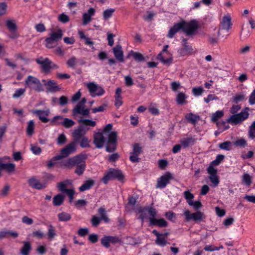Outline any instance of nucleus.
Masks as SVG:
<instances>
[{
  "instance_id": "nucleus-1",
  "label": "nucleus",
  "mask_w": 255,
  "mask_h": 255,
  "mask_svg": "<svg viewBox=\"0 0 255 255\" xmlns=\"http://www.w3.org/2000/svg\"><path fill=\"white\" fill-rule=\"evenodd\" d=\"M198 27V22L195 20H191L188 22L185 20H181L180 22L175 23L169 29L167 36L170 38H172L180 30H181L187 35H192Z\"/></svg>"
},
{
  "instance_id": "nucleus-2",
  "label": "nucleus",
  "mask_w": 255,
  "mask_h": 255,
  "mask_svg": "<svg viewBox=\"0 0 255 255\" xmlns=\"http://www.w3.org/2000/svg\"><path fill=\"white\" fill-rule=\"evenodd\" d=\"M87 158V155L86 154H79L62 161V165L68 168H72L81 162H85Z\"/></svg>"
},
{
  "instance_id": "nucleus-3",
  "label": "nucleus",
  "mask_w": 255,
  "mask_h": 255,
  "mask_svg": "<svg viewBox=\"0 0 255 255\" xmlns=\"http://www.w3.org/2000/svg\"><path fill=\"white\" fill-rule=\"evenodd\" d=\"M75 151L76 144H74V142H71L61 150L60 154L54 156L52 158V159L61 160L65 157H67L70 154L74 152Z\"/></svg>"
},
{
  "instance_id": "nucleus-4",
  "label": "nucleus",
  "mask_w": 255,
  "mask_h": 255,
  "mask_svg": "<svg viewBox=\"0 0 255 255\" xmlns=\"http://www.w3.org/2000/svg\"><path fill=\"white\" fill-rule=\"evenodd\" d=\"M117 133L116 131H112L108 136V143L106 146V151L109 152L114 151L116 149Z\"/></svg>"
},
{
  "instance_id": "nucleus-5",
  "label": "nucleus",
  "mask_w": 255,
  "mask_h": 255,
  "mask_svg": "<svg viewBox=\"0 0 255 255\" xmlns=\"http://www.w3.org/2000/svg\"><path fill=\"white\" fill-rule=\"evenodd\" d=\"M87 87L89 90V92L91 94H92V97H94L95 96H102L105 93V91L103 88L100 86H99L94 82L89 83L87 84Z\"/></svg>"
},
{
  "instance_id": "nucleus-6",
  "label": "nucleus",
  "mask_w": 255,
  "mask_h": 255,
  "mask_svg": "<svg viewBox=\"0 0 255 255\" xmlns=\"http://www.w3.org/2000/svg\"><path fill=\"white\" fill-rule=\"evenodd\" d=\"M232 25L231 17L230 15H227L223 16L218 31V36L220 35L221 31L222 30L228 31L231 28Z\"/></svg>"
},
{
  "instance_id": "nucleus-7",
  "label": "nucleus",
  "mask_w": 255,
  "mask_h": 255,
  "mask_svg": "<svg viewBox=\"0 0 255 255\" xmlns=\"http://www.w3.org/2000/svg\"><path fill=\"white\" fill-rule=\"evenodd\" d=\"M184 215L187 221H190L191 220L194 221H201L204 217L203 213L200 211H197L194 213H191V212L188 210L184 211Z\"/></svg>"
},
{
  "instance_id": "nucleus-8",
  "label": "nucleus",
  "mask_w": 255,
  "mask_h": 255,
  "mask_svg": "<svg viewBox=\"0 0 255 255\" xmlns=\"http://www.w3.org/2000/svg\"><path fill=\"white\" fill-rule=\"evenodd\" d=\"M172 178V174L169 172H166L158 179L156 187L159 188H164L169 183V180Z\"/></svg>"
},
{
  "instance_id": "nucleus-9",
  "label": "nucleus",
  "mask_w": 255,
  "mask_h": 255,
  "mask_svg": "<svg viewBox=\"0 0 255 255\" xmlns=\"http://www.w3.org/2000/svg\"><path fill=\"white\" fill-rule=\"evenodd\" d=\"M32 113L36 115L39 119L44 123H47L49 120L46 118L50 113L49 109H47L45 110H34L32 111Z\"/></svg>"
},
{
  "instance_id": "nucleus-10",
  "label": "nucleus",
  "mask_w": 255,
  "mask_h": 255,
  "mask_svg": "<svg viewBox=\"0 0 255 255\" xmlns=\"http://www.w3.org/2000/svg\"><path fill=\"white\" fill-rule=\"evenodd\" d=\"M85 133L86 132L84 131L83 126H79L77 129H75L72 133V142H74V144L76 145L77 143L80 142V139L84 136Z\"/></svg>"
},
{
  "instance_id": "nucleus-11",
  "label": "nucleus",
  "mask_w": 255,
  "mask_h": 255,
  "mask_svg": "<svg viewBox=\"0 0 255 255\" xmlns=\"http://www.w3.org/2000/svg\"><path fill=\"white\" fill-rule=\"evenodd\" d=\"M36 62L41 65L42 70L45 72H48L51 69V64L52 62L48 59H43V57H40L36 59Z\"/></svg>"
},
{
  "instance_id": "nucleus-12",
  "label": "nucleus",
  "mask_w": 255,
  "mask_h": 255,
  "mask_svg": "<svg viewBox=\"0 0 255 255\" xmlns=\"http://www.w3.org/2000/svg\"><path fill=\"white\" fill-rule=\"evenodd\" d=\"M28 183L30 186L33 188L41 190L45 188L46 187V183H41L38 180L36 179L35 177L30 178Z\"/></svg>"
},
{
  "instance_id": "nucleus-13",
  "label": "nucleus",
  "mask_w": 255,
  "mask_h": 255,
  "mask_svg": "<svg viewBox=\"0 0 255 255\" xmlns=\"http://www.w3.org/2000/svg\"><path fill=\"white\" fill-rule=\"evenodd\" d=\"M93 143L98 148L103 147L105 143V139L102 133L97 132L94 134Z\"/></svg>"
},
{
  "instance_id": "nucleus-14",
  "label": "nucleus",
  "mask_w": 255,
  "mask_h": 255,
  "mask_svg": "<svg viewBox=\"0 0 255 255\" xmlns=\"http://www.w3.org/2000/svg\"><path fill=\"white\" fill-rule=\"evenodd\" d=\"M113 50L116 59L120 62H123L124 61V53L122 46L120 45H117L113 48Z\"/></svg>"
},
{
  "instance_id": "nucleus-15",
  "label": "nucleus",
  "mask_w": 255,
  "mask_h": 255,
  "mask_svg": "<svg viewBox=\"0 0 255 255\" xmlns=\"http://www.w3.org/2000/svg\"><path fill=\"white\" fill-rule=\"evenodd\" d=\"M149 220L151 226H156L160 228L166 227L168 226V223L163 218L157 219L155 218H149Z\"/></svg>"
},
{
  "instance_id": "nucleus-16",
  "label": "nucleus",
  "mask_w": 255,
  "mask_h": 255,
  "mask_svg": "<svg viewBox=\"0 0 255 255\" xmlns=\"http://www.w3.org/2000/svg\"><path fill=\"white\" fill-rule=\"evenodd\" d=\"M46 86L47 91L51 93H54L59 91L61 88L57 85L56 82L54 80H50L45 84Z\"/></svg>"
},
{
  "instance_id": "nucleus-17",
  "label": "nucleus",
  "mask_w": 255,
  "mask_h": 255,
  "mask_svg": "<svg viewBox=\"0 0 255 255\" xmlns=\"http://www.w3.org/2000/svg\"><path fill=\"white\" fill-rule=\"evenodd\" d=\"M109 171L113 179H116L120 181L123 182L124 175L121 170L114 168H110Z\"/></svg>"
},
{
  "instance_id": "nucleus-18",
  "label": "nucleus",
  "mask_w": 255,
  "mask_h": 255,
  "mask_svg": "<svg viewBox=\"0 0 255 255\" xmlns=\"http://www.w3.org/2000/svg\"><path fill=\"white\" fill-rule=\"evenodd\" d=\"M224 115V112L222 111H218L212 115L211 120L213 122H216L217 126L220 127L221 125H225V122H218V120L222 117Z\"/></svg>"
},
{
  "instance_id": "nucleus-19",
  "label": "nucleus",
  "mask_w": 255,
  "mask_h": 255,
  "mask_svg": "<svg viewBox=\"0 0 255 255\" xmlns=\"http://www.w3.org/2000/svg\"><path fill=\"white\" fill-rule=\"evenodd\" d=\"M18 236V234L16 232L9 230H3L0 231V240L4 238H7L8 236H11L13 238H16Z\"/></svg>"
},
{
  "instance_id": "nucleus-20",
  "label": "nucleus",
  "mask_w": 255,
  "mask_h": 255,
  "mask_svg": "<svg viewBox=\"0 0 255 255\" xmlns=\"http://www.w3.org/2000/svg\"><path fill=\"white\" fill-rule=\"evenodd\" d=\"M73 116H75L77 114H80L84 116H88L89 114V110L88 109H83L80 108V106H76L72 110Z\"/></svg>"
},
{
  "instance_id": "nucleus-21",
  "label": "nucleus",
  "mask_w": 255,
  "mask_h": 255,
  "mask_svg": "<svg viewBox=\"0 0 255 255\" xmlns=\"http://www.w3.org/2000/svg\"><path fill=\"white\" fill-rule=\"evenodd\" d=\"M180 142L183 147L186 148L193 145L195 142V139L193 137H188L181 139Z\"/></svg>"
},
{
  "instance_id": "nucleus-22",
  "label": "nucleus",
  "mask_w": 255,
  "mask_h": 255,
  "mask_svg": "<svg viewBox=\"0 0 255 255\" xmlns=\"http://www.w3.org/2000/svg\"><path fill=\"white\" fill-rule=\"evenodd\" d=\"M243 121L238 114H234L227 120L228 123L233 124L235 125L241 124Z\"/></svg>"
},
{
  "instance_id": "nucleus-23",
  "label": "nucleus",
  "mask_w": 255,
  "mask_h": 255,
  "mask_svg": "<svg viewBox=\"0 0 255 255\" xmlns=\"http://www.w3.org/2000/svg\"><path fill=\"white\" fill-rule=\"evenodd\" d=\"M15 164L13 163H3L0 158V170L5 169L8 172H11L14 170Z\"/></svg>"
},
{
  "instance_id": "nucleus-24",
  "label": "nucleus",
  "mask_w": 255,
  "mask_h": 255,
  "mask_svg": "<svg viewBox=\"0 0 255 255\" xmlns=\"http://www.w3.org/2000/svg\"><path fill=\"white\" fill-rule=\"evenodd\" d=\"M95 182L93 180L89 179L87 180L79 188V190L81 192H83L87 190L90 189L93 186H94Z\"/></svg>"
},
{
  "instance_id": "nucleus-25",
  "label": "nucleus",
  "mask_w": 255,
  "mask_h": 255,
  "mask_svg": "<svg viewBox=\"0 0 255 255\" xmlns=\"http://www.w3.org/2000/svg\"><path fill=\"white\" fill-rule=\"evenodd\" d=\"M31 250V246L29 242H25L23 246L20 250V253L22 255H28Z\"/></svg>"
},
{
  "instance_id": "nucleus-26",
  "label": "nucleus",
  "mask_w": 255,
  "mask_h": 255,
  "mask_svg": "<svg viewBox=\"0 0 255 255\" xmlns=\"http://www.w3.org/2000/svg\"><path fill=\"white\" fill-rule=\"evenodd\" d=\"M64 197L61 194H57L53 198V204L55 206L61 205L64 202Z\"/></svg>"
},
{
  "instance_id": "nucleus-27",
  "label": "nucleus",
  "mask_w": 255,
  "mask_h": 255,
  "mask_svg": "<svg viewBox=\"0 0 255 255\" xmlns=\"http://www.w3.org/2000/svg\"><path fill=\"white\" fill-rule=\"evenodd\" d=\"M186 119L189 122L194 125L197 121L200 120V116L193 114L192 113L187 114L185 116Z\"/></svg>"
},
{
  "instance_id": "nucleus-28",
  "label": "nucleus",
  "mask_w": 255,
  "mask_h": 255,
  "mask_svg": "<svg viewBox=\"0 0 255 255\" xmlns=\"http://www.w3.org/2000/svg\"><path fill=\"white\" fill-rule=\"evenodd\" d=\"M86 169V164L85 162H81L79 165L76 166L75 170V173L79 176L82 175Z\"/></svg>"
},
{
  "instance_id": "nucleus-29",
  "label": "nucleus",
  "mask_w": 255,
  "mask_h": 255,
  "mask_svg": "<svg viewBox=\"0 0 255 255\" xmlns=\"http://www.w3.org/2000/svg\"><path fill=\"white\" fill-rule=\"evenodd\" d=\"M63 31L61 29H58L56 32H53L50 34V37L57 42L60 40L63 36Z\"/></svg>"
},
{
  "instance_id": "nucleus-30",
  "label": "nucleus",
  "mask_w": 255,
  "mask_h": 255,
  "mask_svg": "<svg viewBox=\"0 0 255 255\" xmlns=\"http://www.w3.org/2000/svg\"><path fill=\"white\" fill-rule=\"evenodd\" d=\"M6 26L10 31H17V27L14 20H7L6 21Z\"/></svg>"
},
{
  "instance_id": "nucleus-31",
  "label": "nucleus",
  "mask_w": 255,
  "mask_h": 255,
  "mask_svg": "<svg viewBox=\"0 0 255 255\" xmlns=\"http://www.w3.org/2000/svg\"><path fill=\"white\" fill-rule=\"evenodd\" d=\"M132 56L134 58V59L137 61L141 62L144 61V57L140 53L131 51L129 53L128 56Z\"/></svg>"
},
{
  "instance_id": "nucleus-32",
  "label": "nucleus",
  "mask_w": 255,
  "mask_h": 255,
  "mask_svg": "<svg viewBox=\"0 0 255 255\" xmlns=\"http://www.w3.org/2000/svg\"><path fill=\"white\" fill-rule=\"evenodd\" d=\"M45 46L47 48H52L57 45V42L51 37H47L45 40Z\"/></svg>"
},
{
  "instance_id": "nucleus-33",
  "label": "nucleus",
  "mask_w": 255,
  "mask_h": 255,
  "mask_svg": "<svg viewBox=\"0 0 255 255\" xmlns=\"http://www.w3.org/2000/svg\"><path fill=\"white\" fill-rule=\"evenodd\" d=\"M56 231L55 228L50 225L48 226V232L47 233V238L49 240H52L56 236Z\"/></svg>"
},
{
  "instance_id": "nucleus-34",
  "label": "nucleus",
  "mask_w": 255,
  "mask_h": 255,
  "mask_svg": "<svg viewBox=\"0 0 255 255\" xmlns=\"http://www.w3.org/2000/svg\"><path fill=\"white\" fill-rule=\"evenodd\" d=\"M78 62V61L77 58L75 56H72L66 61V64L68 67L74 69L75 68Z\"/></svg>"
},
{
  "instance_id": "nucleus-35",
  "label": "nucleus",
  "mask_w": 255,
  "mask_h": 255,
  "mask_svg": "<svg viewBox=\"0 0 255 255\" xmlns=\"http://www.w3.org/2000/svg\"><path fill=\"white\" fill-rule=\"evenodd\" d=\"M58 218L59 221L67 222L71 218L70 214L66 212H62L58 214Z\"/></svg>"
},
{
  "instance_id": "nucleus-36",
  "label": "nucleus",
  "mask_w": 255,
  "mask_h": 255,
  "mask_svg": "<svg viewBox=\"0 0 255 255\" xmlns=\"http://www.w3.org/2000/svg\"><path fill=\"white\" fill-rule=\"evenodd\" d=\"M78 122L84 126H90L92 127H94L96 125V122L89 119H81L78 120Z\"/></svg>"
},
{
  "instance_id": "nucleus-37",
  "label": "nucleus",
  "mask_w": 255,
  "mask_h": 255,
  "mask_svg": "<svg viewBox=\"0 0 255 255\" xmlns=\"http://www.w3.org/2000/svg\"><path fill=\"white\" fill-rule=\"evenodd\" d=\"M25 82V84L28 86L30 85L31 84H33L35 85L36 84L39 85V80L37 78L32 76H28Z\"/></svg>"
},
{
  "instance_id": "nucleus-38",
  "label": "nucleus",
  "mask_w": 255,
  "mask_h": 255,
  "mask_svg": "<svg viewBox=\"0 0 255 255\" xmlns=\"http://www.w3.org/2000/svg\"><path fill=\"white\" fill-rule=\"evenodd\" d=\"M157 58L164 64L169 65L172 63L173 60L172 58L171 57L167 58L166 59H164L162 52L158 54Z\"/></svg>"
},
{
  "instance_id": "nucleus-39",
  "label": "nucleus",
  "mask_w": 255,
  "mask_h": 255,
  "mask_svg": "<svg viewBox=\"0 0 255 255\" xmlns=\"http://www.w3.org/2000/svg\"><path fill=\"white\" fill-rule=\"evenodd\" d=\"M63 122L62 123V125L65 128H68L73 126L75 123L72 120L64 118Z\"/></svg>"
},
{
  "instance_id": "nucleus-40",
  "label": "nucleus",
  "mask_w": 255,
  "mask_h": 255,
  "mask_svg": "<svg viewBox=\"0 0 255 255\" xmlns=\"http://www.w3.org/2000/svg\"><path fill=\"white\" fill-rule=\"evenodd\" d=\"M115 11V9H114V8H109V9H107L105 10H104L103 13V16L104 19V20L108 19L109 18H110L112 16L113 13Z\"/></svg>"
},
{
  "instance_id": "nucleus-41",
  "label": "nucleus",
  "mask_w": 255,
  "mask_h": 255,
  "mask_svg": "<svg viewBox=\"0 0 255 255\" xmlns=\"http://www.w3.org/2000/svg\"><path fill=\"white\" fill-rule=\"evenodd\" d=\"M98 213L100 215V218L101 219L103 220L106 223L109 222V219L107 217L106 215V211L104 208H100L98 210Z\"/></svg>"
},
{
  "instance_id": "nucleus-42",
  "label": "nucleus",
  "mask_w": 255,
  "mask_h": 255,
  "mask_svg": "<svg viewBox=\"0 0 255 255\" xmlns=\"http://www.w3.org/2000/svg\"><path fill=\"white\" fill-rule=\"evenodd\" d=\"M64 118L61 116H56L53 117L51 122L54 125H62V123L63 122Z\"/></svg>"
},
{
  "instance_id": "nucleus-43",
  "label": "nucleus",
  "mask_w": 255,
  "mask_h": 255,
  "mask_svg": "<svg viewBox=\"0 0 255 255\" xmlns=\"http://www.w3.org/2000/svg\"><path fill=\"white\" fill-rule=\"evenodd\" d=\"M142 151V147L139 145V143H135L133 145V149L131 154L139 155Z\"/></svg>"
},
{
  "instance_id": "nucleus-44",
  "label": "nucleus",
  "mask_w": 255,
  "mask_h": 255,
  "mask_svg": "<svg viewBox=\"0 0 255 255\" xmlns=\"http://www.w3.org/2000/svg\"><path fill=\"white\" fill-rule=\"evenodd\" d=\"M34 127V122L33 120L30 121L28 123L26 128L27 133L28 135L31 136L33 133V129Z\"/></svg>"
},
{
  "instance_id": "nucleus-45",
  "label": "nucleus",
  "mask_w": 255,
  "mask_h": 255,
  "mask_svg": "<svg viewBox=\"0 0 255 255\" xmlns=\"http://www.w3.org/2000/svg\"><path fill=\"white\" fill-rule=\"evenodd\" d=\"M70 182V181L69 180H66L64 182L59 183L58 184V188L59 190L62 192H65V191L67 189L66 188V187L68 185Z\"/></svg>"
},
{
  "instance_id": "nucleus-46",
  "label": "nucleus",
  "mask_w": 255,
  "mask_h": 255,
  "mask_svg": "<svg viewBox=\"0 0 255 255\" xmlns=\"http://www.w3.org/2000/svg\"><path fill=\"white\" fill-rule=\"evenodd\" d=\"M232 142L230 141H225L220 143L219 147L226 150L229 151L231 149Z\"/></svg>"
},
{
  "instance_id": "nucleus-47",
  "label": "nucleus",
  "mask_w": 255,
  "mask_h": 255,
  "mask_svg": "<svg viewBox=\"0 0 255 255\" xmlns=\"http://www.w3.org/2000/svg\"><path fill=\"white\" fill-rule=\"evenodd\" d=\"M186 95L183 93H179L176 97V101L178 104H183L186 99Z\"/></svg>"
},
{
  "instance_id": "nucleus-48",
  "label": "nucleus",
  "mask_w": 255,
  "mask_h": 255,
  "mask_svg": "<svg viewBox=\"0 0 255 255\" xmlns=\"http://www.w3.org/2000/svg\"><path fill=\"white\" fill-rule=\"evenodd\" d=\"M79 143H80V146L83 148L90 146L89 141L88 138L85 136L81 138Z\"/></svg>"
},
{
  "instance_id": "nucleus-49",
  "label": "nucleus",
  "mask_w": 255,
  "mask_h": 255,
  "mask_svg": "<svg viewBox=\"0 0 255 255\" xmlns=\"http://www.w3.org/2000/svg\"><path fill=\"white\" fill-rule=\"evenodd\" d=\"M234 144L236 146L245 147L247 145V142L245 139L240 138L234 142Z\"/></svg>"
},
{
  "instance_id": "nucleus-50",
  "label": "nucleus",
  "mask_w": 255,
  "mask_h": 255,
  "mask_svg": "<svg viewBox=\"0 0 255 255\" xmlns=\"http://www.w3.org/2000/svg\"><path fill=\"white\" fill-rule=\"evenodd\" d=\"M249 136L252 139L255 138V121H254L249 128Z\"/></svg>"
},
{
  "instance_id": "nucleus-51",
  "label": "nucleus",
  "mask_w": 255,
  "mask_h": 255,
  "mask_svg": "<svg viewBox=\"0 0 255 255\" xmlns=\"http://www.w3.org/2000/svg\"><path fill=\"white\" fill-rule=\"evenodd\" d=\"M243 181L247 186H250L252 183L251 177L248 173H245L243 176Z\"/></svg>"
},
{
  "instance_id": "nucleus-52",
  "label": "nucleus",
  "mask_w": 255,
  "mask_h": 255,
  "mask_svg": "<svg viewBox=\"0 0 255 255\" xmlns=\"http://www.w3.org/2000/svg\"><path fill=\"white\" fill-rule=\"evenodd\" d=\"M225 156L222 154L218 155L215 160L212 162V164L214 166L219 165L224 159Z\"/></svg>"
},
{
  "instance_id": "nucleus-53",
  "label": "nucleus",
  "mask_w": 255,
  "mask_h": 255,
  "mask_svg": "<svg viewBox=\"0 0 255 255\" xmlns=\"http://www.w3.org/2000/svg\"><path fill=\"white\" fill-rule=\"evenodd\" d=\"M101 180L105 184H107L108 183L109 181L113 180L109 170L106 173H105L104 176H103Z\"/></svg>"
},
{
  "instance_id": "nucleus-54",
  "label": "nucleus",
  "mask_w": 255,
  "mask_h": 255,
  "mask_svg": "<svg viewBox=\"0 0 255 255\" xmlns=\"http://www.w3.org/2000/svg\"><path fill=\"white\" fill-rule=\"evenodd\" d=\"M101 244L106 248H109L110 247V242L109 238L108 236H105L101 239Z\"/></svg>"
},
{
  "instance_id": "nucleus-55",
  "label": "nucleus",
  "mask_w": 255,
  "mask_h": 255,
  "mask_svg": "<svg viewBox=\"0 0 255 255\" xmlns=\"http://www.w3.org/2000/svg\"><path fill=\"white\" fill-rule=\"evenodd\" d=\"M7 4L5 2L0 3V16L4 15L6 13Z\"/></svg>"
},
{
  "instance_id": "nucleus-56",
  "label": "nucleus",
  "mask_w": 255,
  "mask_h": 255,
  "mask_svg": "<svg viewBox=\"0 0 255 255\" xmlns=\"http://www.w3.org/2000/svg\"><path fill=\"white\" fill-rule=\"evenodd\" d=\"M204 92V89L202 87L198 88H193L192 89V93L194 95L198 96L201 95Z\"/></svg>"
},
{
  "instance_id": "nucleus-57",
  "label": "nucleus",
  "mask_w": 255,
  "mask_h": 255,
  "mask_svg": "<svg viewBox=\"0 0 255 255\" xmlns=\"http://www.w3.org/2000/svg\"><path fill=\"white\" fill-rule=\"evenodd\" d=\"M25 92V89L20 88V89H17L15 91V93L13 94L12 97L13 98H18L19 97L23 95L24 94Z\"/></svg>"
},
{
  "instance_id": "nucleus-58",
  "label": "nucleus",
  "mask_w": 255,
  "mask_h": 255,
  "mask_svg": "<svg viewBox=\"0 0 255 255\" xmlns=\"http://www.w3.org/2000/svg\"><path fill=\"white\" fill-rule=\"evenodd\" d=\"M68 99L66 96H62L59 98L58 104L61 107L65 106L68 104Z\"/></svg>"
},
{
  "instance_id": "nucleus-59",
  "label": "nucleus",
  "mask_w": 255,
  "mask_h": 255,
  "mask_svg": "<svg viewBox=\"0 0 255 255\" xmlns=\"http://www.w3.org/2000/svg\"><path fill=\"white\" fill-rule=\"evenodd\" d=\"M58 20L60 22L65 23H67L68 21H69L70 19L68 15H67L65 13H63L61 14L60 15H59V16L58 17Z\"/></svg>"
},
{
  "instance_id": "nucleus-60",
  "label": "nucleus",
  "mask_w": 255,
  "mask_h": 255,
  "mask_svg": "<svg viewBox=\"0 0 255 255\" xmlns=\"http://www.w3.org/2000/svg\"><path fill=\"white\" fill-rule=\"evenodd\" d=\"M66 140L65 135L64 134H60L57 139V143L59 145L63 144L66 142Z\"/></svg>"
},
{
  "instance_id": "nucleus-61",
  "label": "nucleus",
  "mask_w": 255,
  "mask_h": 255,
  "mask_svg": "<svg viewBox=\"0 0 255 255\" xmlns=\"http://www.w3.org/2000/svg\"><path fill=\"white\" fill-rule=\"evenodd\" d=\"M161 236H160L158 238H157L156 240V243L161 246H164L167 244V241L165 240V238L164 237H161Z\"/></svg>"
},
{
  "instance_id": "nucleus-62",
  "label": "nucleus",
  "mask_w": 255,
  "mask_h": 255,
  "mask_svg": "<svg viewBox=\"0 0 255 255\" xmlns=\"http://www.w3.org/2000/svg\"><path fill=\"white\" fill-rule=\"evenodd\" d=\"M31 150L36 155H38L41 152V148L33 144H31Z\"/></svg>"
},
{
  "instance_id": "nucleus-63",
  "label": "nucleus",
  "mask_w": 255,
  "mask_h": 255,
  "mask_svg": "<svg viewBox=\"0 0 255 255\" xmlns=\"http://www.w3.org/2000/svg\"><path fill=\"white\" fill-rule=\"evenodd\" d=\"M146 211L147 209L145 208H141L139 210V212L141 213L139 218L141 220L142 222H143L144 220L147 217Z\"/></svg>"
},
{
  "instance_id": "nucleus-64",
  "label": "nucleus",
  "mask_w": 255,
  "mask_h": 255,
  "mask_svg": "<svg viewBox=\"0 0 255 255\" xmlns=\"http://www.w3.org/2000/svg\"><path fill=\"white\" fill-rule=\"evenodd\" d=\"M107 107V104H104L100 107L92 109V111L93 113H96L97 112H102L105 110Z\"/></svg>"
}]
</instances>
